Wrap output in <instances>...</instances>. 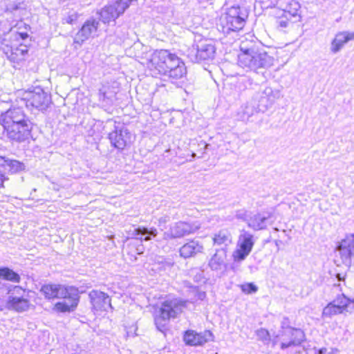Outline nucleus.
<instances>
[{"mask_svg": "<svg viewBox=\"0 0 354 354\" xmlns=\"http://www.w3.org/2000/svg\"><path fill=\"white\" fill-rule=\"evenodd\" d=\"M3 135L12 142L21 143L32 138L35 123L21 107H12L0 115Z\"/></svg>", "mask_w": 354, "mask_h": 354, "instance_id": "f257e3e1", "label": "nucleus"}, {"mask_svg": "<svg viewBox=\"0 0 354 354\" xmlns=\"http://www.w3.org/2000/svg\"><path fill=\"white\" fill-rule=\"evenodd\" d=\"M238 62L241 67L263 73L261 70L273 65L274 58L266 52L263 44L255 39L244 38L241 41Z\"/></svg>", "mask_w": 354, "mask_h": 354, "instance_id": "f03ea898", "label": "nucleus"}, {"mask_svg": "<svg viewBox=\"0 0 354 354\" xmlns=\"http://www.w3.org/2000/svg\"><path fill=\"white\" fill-rule=\"evenodd\" d=\"M40 292L48 299H64L63 301H59L55 305L54 309L57 312H73L79 303V291L74 286L66 287L59 284H45L41 286Z\"/></svg>", "mask_w": 354, "mask_h": 354, "instance_id": "7ed1b4c3", "label": "nucleus"}, {"mask_svg": "<svg viewBox=\"0 0 354 354\" xmlns=\"http://www.w3.org/2000/svg\"><path fill=\"white\" fill-rule=\"evenodd\" d=\"M187 301L178 298L167 299L165 300L156 311L154 316V323L156 328L162 333L168 329V324L170 319H174L180 315Z\"/></svg>", "mask_w": 354, "mask_h": 354, "instance_id": "20e7f679", "label": "nucleus"}, {"mask_svg": "<svg viewBox=\"0 0 354 354\" xmlns=\"http://www.w3.org/2000/svg\"><path fill=\"white\" fill-rule=\"evenodd\" d=\"M248 17V10L245 7L233 6L228 8L221 18L222 32L230 34V32H238L245 26Z\"/></svg>", "mask_w": 354, "mask_h": 354, "instance_id": "39448f33", "label": "nucleus"}, {"mask_svg": "<svg viewBox=\"0 0 354 354\" xmlns=\"http://www.w3.org/2000/svg\"><path fill=\"white\" fill-rule=\"evenodd\" d=\"M27 108H34L39 111H46L52 102L50 94L41 86L30 88L23 97Z\"/></svg>", "mask_w": 354, "mask_h": 354, "instance_id": "423d86ee", "label": "nucleus"}, {"mask_svg": "<svg viewBox=\"0 0 354 354\" xmlns=\"http://www.w3.org/2000/svg\"><path fill=\"white\" fill-rule=\"evenodd\" d=\"M215 52L216 48L212 43L199 41L188 49L187 57L191 62L198 63L202 61L212 60Z\"/></svg>", "mask_w": 354, "mask_h": 354, "instance_id": "0eeeda50", "label": "nucleus"}, {"mask_svg": "<svg viewBox=\"0 0 354 354\" xmlns=\"http://www.w3.org/2000/svg\"><path fill=\"white\" fill-rule=\"evenodd\" d=\"M289 319L287 317H283L281 321V335H290L291 339L288 342H282L281 344V348L284 350L290 346L300 345L305 339V334L303 330L299 328H292L289 326Z\"/></svg>", "mask_w": 354, "mask_h": 354, "instance_id": "6e6552de", "label": "nucleus"}, {"mask_svg": "<svg viewBox=\"0 0 354 354\" xmlns=\"http://www.w3.org/2000/svg\"><path fill=\"white\" fill-rule=\"evenodd\" d=\"M174 55L167 50H156L150 59L151 70L157 71V74L159 75L165 74L169 65L171 64L172 56Z\"/></svg>", "mask_w": 354, "mask_h": 354, "instance_id": "1a4fd4ad", "label": "nucleus"}, {"mask_svg": "<svg viewBox=\"0 0 354 354\" xmlns=\"http://www.w3.org/2000/svg\"><path fill=\"white\" fill-rule=\"evenodd\" d=\"M198 228L194 223L178 221L170 226L169 230L164 233L163 238L165 240L182 238L194 233Z\"/></svg>", "mask_w": 354, "mask_h": 354, "instance_id": "9d476101", "label": "nucleus"}, {"mask_svg": "<svg viewBox=\"0 0 354 354\" xmlns=\"http://www.w3.org/2000/svg\"><path fill=\"white\" fill-rule=\"evenodd\" d=\"M281 97L279 90H273L271 87H266L256 93L252 98L257 102L259 110L266 111L270 107L277 99Z\"/></svg>", "mask_w": 354, "mask_h": 354, "instance_id": "9b49d317", "label": "nucleus"}, {"mask_svg": "<svg viewBox=\"0 0 354 354\" xmlns=\"http://www.w3.org/2000/svg\"><path fill=\"white\" fill-rule=\"evenodd\" d=\"M0 49L8 59L14 63H19L25 60L28 52V47L26 45L20 44L14 47L9 44V41L6 38L1 40Z\"/></svg>", "mask_w": 354, "mask_h": 354, "instance_id": "f8f14e48", "label": "nucleus"}, {"mask_svg": "<svg viewBox=\"0 0 354 354\" xmlns=\"http://www.w3.org/2000/svg\"><path fill=\"white\" fill-rule=\"evenodd\" d=\"M253 238V235L248 232L242 231L238 241L239 248L233 253L235 261H242L250 254L254 244Z\"/></svg>", "mask_w": 354, "mask_h": 354, "instance_id": "ddd939ff", "label": "nucleus"}, {"mask_svg": "<svg viewBox=\"0 0 354 354\" xmlns=\"http://www.w3.org/2000/svg\"><path fill=\"white\" fill-rule=\"evenodd\" d=\"M131 134L123 124L115 125L114 130L109 133V139L111 145L118 149H123L130 142Z\"/></svg>", "mask_w": 354, "mask_h": 354, "instance_id": "4468645a", "label": "nucleus"}, {"mask_svg": "<svg viewBox=\"0 0 354 354\" xmlns=\"http://www.w3.org/2000/svg\"><path fill=\"white\" fill-rule=\"evenodd\" d=\"M127 9V4H121L117 0L105 7H104L99 12L100 19L104 24H109L119 17V16L124 12Z\"/></svg>", "mask_w": 354, "mask_h": 354, "instance_id": "2eb2a0df", "label": "nucleus"}, {"mask_svg": "<svg viewBox=\"0 0 354 354\" xmlns=\"http://www.w3.org/2000/svg\"><path fill=\"white\" fill-rule=\"evenodd\" d=\"M99 21L93 18L86 20L74 37V43L82 45L89 37H93L97 32Z\"/></svg>", "mask_w": 354, "mask_h": 354, "instance_id": "dca6fc26", "label": "nucleus"}, {"mask_svg": "<svg viewBox=\"0 0 354 354\" xmlns=\"http://www.w3.org/2000/svg\"><path fill=\"white\" fill-rule=\"evenodd\" d=\"M213 334L210 330H205L202 333H196L193 330L185 332L183 339L187 345L197 346H202L206 342L212 340Z\"/></svg>", "mask_w": 354, "mask_h": 354, "instance_id": "f3484780", "label": "nucleus"}, {"mask_svg": "<svg viewBox=\"0 0 354 354\" xmlns=\"http://www.w3.org/2000/svg\"><path fill=\"white\" fill-rule=\"evenodd\" d=\"M88 296L93 310L96 311H108L109 309L113 308L111 304V298L106 293L93 290Z\"/></svg>", "mask_w": 354, "mask_h": 354, "instance_id": "a211bd4d", "label": "nucleus"}, {"mask_svg": "<svg viewBox=\"0 0 354 354\" xmlns=\"http://www.w3.org/2000/svg\"><path fill=\"white\" fill-rule=\"evenodd\" d=\"M171 63L172 64L169 65L166 73L162 74V75L167 77L172 82L183 78L187 73L184 62L178 56L174 55L172 56Z\"/></svg>", "mask_w": 354, "mask_h": 354, "instance_id": "6ab92c4d", "label": "nucleus"}, {"mask_svg": "<svg viewBox=\"0 0 354 354\" xmlns=\"http://www.w3.org/2000/svg\"><path fill=\"white\" fill-rule=\"evenodd\" d=\"M277 5L283 11V15H286L290 18H300L299 15L300 5L297 1L295 0H278Z\"/></svg>", "mask_w": 354, "mask_h": 354, "instance_id": "aec40b11", "label": "nucleus"}, {"mask_svg": "<svg viewBox=\"0 0 354 354\" xmlns=\"http://www.w3.org/2000/svg\"><path fill=\"white\" fill-rule=\"evenodd\" d=\"M203 251V245L197 240L192 239L184 244L179 250L180 256L184 259L194 257Z\"/></svg>", "mask_w": 354, "mask_h": 354, "instance_id": "412c9836", "label": "nucleus"}, {"mask_svg": "<svg viewBox=\"0 0 354 354\" xmlns=\"http://www.w3.org/2000/svg\"><path fill=\"white\" fill-rule=\"evenodd\" d=\"M270 218V213H257L247 220V224L255 231L263 230L266 228L267 221Z\"/></svg>", "mask_w": 354, "mask_h": 354, "instance_id": "4be33fe9", "label": "nucleus"}, {"mask_svg": "<svg viewBox=\"0 0 354 354\" xmlns=\"http://www.w3.org/2000/svg\"><path fill=\"white\" fill-rule=\"evenodd\" d=\"M131 235L141 241H147L155 238L158 235V231L155 227H138L133 229Z\"/></svg>", "mask_w": 354, "mask_h": 354, "instance_id": "5701e85b", "label": "nucleus"}, {"mask_svg": "<svg viewBox=\"0 0 354 354\" xmlns=\"http://www.w3.org/2000/svg\"><path fill=\"white\" fill-rule=\"evenodd\" d=\"M226 250L221 248L216 250V253L211 258L209 262V266L212 270H218L222 268V266L225 265V261L226 259Z\"/></svg>", "mask_w": 354, "mask_h": 354, "instance_id": "b1692460", "label": "nucleus"}, {"mask_svg": "<svg viewBox=\"0 0 354 354\" xmlns=\"http://www.w3.org/2000/svg\"><path fill=\"white\" fill-rule=\"evenodd\" d=\"M8 305L9 308L13 309L17 312H23L28 309L29 301L21 297L9 296Z\"/></svg>", "mask_w": 354, "mask_h": 354, "instance_id": "393cba45", "label": "nucleus"}, {"mask_svg": "<svg viewBox=\"0 0 354 354\" xmlns=\"http://www.w3.org/2000/svg\"><path fill=\"white\" fill-rule=\"evenodd\" d=\"M214 245L221 246L226 250V247L232 243L231 234L227 230H222L216 233L213 238Z\"/></svg>", "mask_w": 354, "mask_h": 354, "instance_id": "a878e982", "label": "nucleus"}, {"mask_svg": "<svg viewBox=\"0 0 354 354\" xmlns=\"http://www.w3.org/2000/svg\"><path fill=\"white\" fill-rule=\"evenodd\" d=\"M6 166L9 167V170L12 174L17 173L25 169V165L23 162L0 156V167H4Z\"/></svg>", "mask_w": 354, "mask_h": 354, "instance_id": "bb28decb", "label": "nucleus"}, {"mask_svg": "<svg viewBox=\"0 0 354 354\" xmlns=\"http://www.w3.org/2000/svg\"><path fill=\"white\" fill-rule=\"evenodd\" d=\"M348 41H350V38H348L346 31L339 32L332 41L330 50L333 53H338Z\"/></svg>", "mask_w": 354, "mask_h": 354, "instance_id": "cd10ccee", "label": "nucleus"}, {"mask_svg": "<svg viewBox=\"0 0 354 354\" xmlns=\"http://www.w3.org/2000/svg\"><path fill=\"white\" fill-rule=\"evenodd\" d=\"M261 112L259 110L257 102L252 98L250 102H248L243 109V120H248L250 117L254 115V113Z\"/></svg>", "mask_w": 354, "mask_h": 354, "instance_id": "c85d7f7f", "label": "nucleus"}, {"mask_svg": "<svg viewBox=\"0 0 354 354\" xmlns=\"http://www.w3.org/2000/svg\"><path fill=\"white\" fill-rule=\"evenodd\" d=\"M331 302L337 306L342 307V310L344 311H349L348 308L350 305H354V299L351 300L343 294L337 295V297Z\"/></svg>", "mask_w": 354, "mask_h": 354, "instance_id": "c756f323", "label": "nucleus"}, {"mask_svg": "<svg viewBox=\"0 0 354 354\" xmlns=\"http://www.w3.org/2000/svg\"><path fill=\"white\" fill-rule=\"evenodd\" d=\"M0 278L13 282H19L20 281V276L8 268H0Z\"/></svg>", "mask_w": 354, "mask_h": 354, "instance_id": "7c9ffc66", "label": "nucleus"}, {"mask_svg": "<svg viewBox=\"0 0 354 354\" xmlns=\"http://www.w3.org/2000/svg\"><path fill=\"white\" fill-rule=\"evenodd\" d=\"M344 310H342V307L337 306L335 304L330 302L324 307L322 312L323 317H331L334 315L342 314Z\"/></svg>", "mask_w": 354, "mask_h": 354, "instance_id": "2f4dec72", "label": "nucleus"}, {"mask_svg": "<svg viewBox=\"0 0 354 354\" xmlns=\"http://www.w3.org/2000/svg\"><path fill=\"white\" fill-rule=\"evenodd\" d=\"M339 252L343 263L346 265L351 264L353 252L347 247H341V243L339 245Z\"/></svg>", "mask_w": 354, "mask_h": 354, "instance_id": "473e14b6", "label": "nucleus"}, {"mask_svg": "<svg viewBox=\"0 0 354 354\" xmlns=\"http://www.w3.org/2000/svg\"><path fill=\"white\" fill-rule=\"evenodd\" d=\"M292 19L286 15H282L276 21L277 28L280 30H283L284 28H288L292 24Z\"/></svg>", "mask_w": 354, "mask_h": 354, "instance_id": "72a5a7b5", "label": "nucleus"}, {"mask_svg": "<svg viewBox=\"0 0 354 354\" xmlns=\"http://www.w3.org/2000/svg\"><path fill=\"white\" fill-rule=\"evenodd\" d=\"M24 9H25V7L23 2H17L16 0H12L6 5V10L10 12H15Z\"/></svg>", "mask_w": 354, "mask_h": 354, "instance_id": "f704fd0d", "label": "nucleus"}, {"mask_svg": "<svg viewBox=\"0 0 354 354\" xmlns=\"http://www.w3.org/2000/svg\"><path fill=\"white\" fill-rule=\"evenodd\" d=\"M341 247H347L353 252L354 251V233L348 234L346 238L341 241Z\"/></svg>", "mask_w": 354, "mask_h": 354, "instance_id": "c9c22d12", "label": "nucleus"}, {"mask_svg": "<svg viewBox=\"0 0 354 354\" xmlns=\"http://www.w3.org/2000/svg\"><path fill=\"white\" fill-rule=\"evenodd\" d=\"M259 339L263 341L265 344H268L270 341V335L268 330L260 328L256 332Z\"/></svg>", "mask_w": 354, "mask_h": 354, "instance_id": "e433bc0d", "label": "nucleus"}, {"mask_svg": "<svg viewBox=\"0 0 354 354\" xmlns=\"http://www.w3.org/2000/svg\"><path fill=\"white\" fill-rule=\"evenodd\" d=\"M241 289L245 294H252L258 290V287L253 283H246L241 285Z\"/></svg>", "mask_w": 354, "mask_h": 354, "instance_id": "4c0bfd02", "label": "nucleus"}, {"mask_svg": "<svg viewBox=\"0 0 354 354\" xmlns=\"http://www.w3.org/2000/svg\"><path fill=\"white\" fill-rule=\"evenodd\" d=\"M115 35L120 39L123 40L127 35V30L124 27H117L115 30Z\"/></svg>", "mask_w": 354, "mask_h": 354, "instance_id": "58836bf2", "label": "nucleus"}, {"mask_svg": "<svg viewBox=\"0 0 354 354\" xmlns=\"http://www.w3.org/2000/svg\"><path fill=\"white\" fill-rule=\"evenodd\" d=\"M11 35H13L16 40H18L19 39L21 40H25L28 37L27 32H12Z\"/></svg>", "mask_w": 354, "mask_h": 354, "instance_id": "ea45409f", "label": "nucleus"}, {"mask_svg": "<svg viewBox=\"0 0 354 354\" xmlns=\"http://www.w3.org/2000/svg\"><path fill=\"white\" fill-rule=\"evenodd\" d=\"M8 178L5 176V174L0 170V188L4 187L3 183L8 180Z\"/></svg>", "mask_w": 354, "mask_h": 354, "instance_id": "a19ab883", "label": "nucleus"}, {"mask_svg": "<svg viewBox=\"0 0 354 354\" xmlns=\"http://www.w3.org/2000/svg\"><path fill=\"white\" fill-rule=\"evenodd\" d=\"M194 290L197 293V298L200 300H203L206 296V294L203 291H199L196 288H194Z\"/></svg>", "mask_w": 354, "mask_h": 354, "instance_id": "79ce46f5", "label": "nucleus"}, {"mask_svg": "<svg viewBox=\"0 0 354 354\" xmlns=\"http://www.w3.org/2000/svg\"><path fill=\"white\" fill-rule=\"evenodd\" d=\"M77 20V15L75 14L68 16L65 21L67 24H72L73 21Z\"/></svg>", "mask_w": 354, "mask_h": 354, "instance_id": "37998d69", "label": "nucleus"}, {"mask_svg": "<svg viewBox=\"0 0 354 354\" xmlns=\"http://www.w3.org/2000/svg\"><path fill=\"white\" fill-rule=\"evenodd\" d=\"M236 217L239 219L246 220V214L243 210L238 211L236 214Z\"/></svg>", "mask_w": 354, "mask_h": 354, "instance_id": "c03bdc74", "label": "nucleus"}, {"mask_svg": "<svg viewBox=\"0 0 354 354\" xmlns=\"http://www.w3.org/2000/svg\"><path fill=\"white\" fill-rule=\"evenodd\" d=\"M347 34L348 35V38H350V40H354V32H347Z\"/></svg>", "mask_w": 354, "mask_h": 354, "instance_id": "a18cd8bd", "label": "nucleus"}, {"mask_svg": "<svg viewBox=\"0 0 354 354\" xmlns=\"http://www.w3.org/2000/svg\"><path fill=\"white\" fill-rule=\"evenodd\" d=\"M15 291L18 292L19 291H22V292H24V290H23L21 288H20L19 286H15V288H14Z\"/></svg>", "mask_w": 354, "mask_h": 354, "instance_id": "49530a36", "label": "nucleus"}, {"mask_svg": "<svg viewBox=\"0 0 354 354\" xmlns=\"http://www.w3.org/2000/svg\"><path fill=\"white\" fill-rule=\"evenodd\" d=\"M201 145L203 146L204 149L207 147V145L205 142H202Z\"/></svg>", "mask_w": 354, "mask_h": 354, "instance_id": "de8ad7c7", "label": "nucleus"}, {"mask_svg": "<svg viewBox=\"0 0 354 354\" xmlns=\"http://www.w3.org/2000/svg\"><path fill=\"white\" fill-rule=\"evenodd\" d=\"M337 278H338V279H339V280H341V279H342L341 276H340V274H337Z\"/></svg>", "mask_w": 354, "mask_h": 354, "instance_id": "09e8293b", "label": "nucleus"}, {"mask_svg": "<svg viewBox=\"0 0 354 354\" xmlns=\"http://www.w3.org/2000/svg\"><path fill=\"white\" fill-rule=\"evenodd\" d=\"M172 265V263L171 262H169V266H171Z\"/></svg>", "mask_w": 354, "mask_h": 354, "instance_id": "8fccbe9b", "label": "nucleus"}]
</instances>
